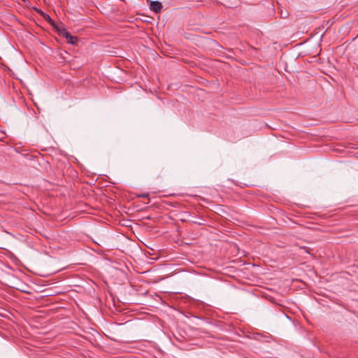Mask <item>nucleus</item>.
<instances>
[{"label": "nucleus", "mask_w": 358, "mask_h": 358, "mask_svg": "<svg viewBox=\"0 0 358 358\" xmlns=\"http://www.w3.org/2000/svg\"><path fill=\"white\" fill-rule=\"evenodd\" d=\"M40 13H41V15H43L45 17V18L48 19V20H49L50 22H51V21H52L51 18L50 17V16H49L48 15H46V17H45V13H44L43 12H40Z\"/></svg>", "instance_id": "4"}, {"label": "nucleus", "mask_w": 358, "mask_h": 358, "mask_svg": "<svg viewBox=\"0 0 358 358\" xmlns=\"http://www.w3.org/2000/svg\"><path fill=\"white\" fill-rule=\"evenodd\" d=\"M63 36L67 40L68 43L71 45H76L78 43V38L72 36L69 31L64 29L62 32Z\"/></svg>", "instance_id": "1"}, {"label": "nucleus", "mask_w": 358, "mask_h": 358, "mask_svg": "<svg viewBox=\"0 0 358 358\" xmlns=\"http://www.w3.org/2000/svg\"><path fill=\"white\" fill-rule=\"evenodd\" d=\"M162 4L158 1H151L150 8L155 13H159L162 10Z\"/></svg>", "instance_id": "2"}, {"label": "nucleus", "mask_w": 358, "mask_h": 358, "mask_svg": "<svg viewBox=\"0 0 358 358\" xmlns=\"http://www.w3.org/2000/svg\"><path fill=\"white\" fill-rule=\"evenodd\" d=\"M282 15H284L283 17H287V15H285V13H282Z\"/></svg>", "instance_id": "7"}, {"label": "nucleus", "mask_w": 358, "mask_h": 358, "mask_svg": "<svg viewBox=\"0 0 358 358\" xmlns=\"http://www.w3.org/2000/svg\"><path fill=\"white\" fill-rule=\"evenodd\" d=\"M64 54H67L66 52H60L59 55V58L63 61L64 62L65 61V57L64 56Z\"/></svg>", "instance_id": "3"}, {"label": "nucleus", "mask_w": 358, "mask_h": 358, "mask_svg": "<svg viewBox=\"0 0 358 358\" xmlns=\"http://www.w3.org/2000/svg\"><path fill=\"white\" fill-rule=\"evenodd\" d=\"M302 249H303L306 252H308L307 248H303Z\"/></svg>", "instance_id": "5"}, {"label": "nucleus", "mask_w": 358, "mask_h": 358, "mask_svg": "<svg viewBox=\"0 0 358 358\" xmlns=\"http://www.w3.org/2000/svg\"><path fill=\"white\" fill-rule=\"evenodd\" d=\"M282 15H284L283 17H287V15H285V13H282Z\"/></svg>", "instance_id": "6"}]
</instances>
